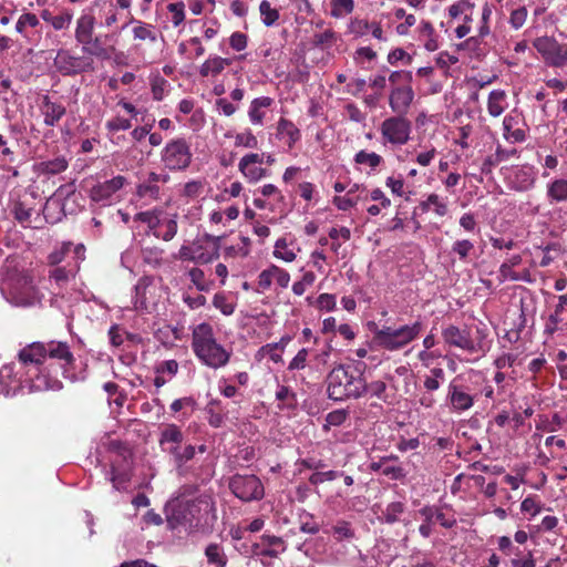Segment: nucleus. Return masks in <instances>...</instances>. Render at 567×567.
Returning a JSON list of instances; mask_svg holds the SVG:
<instances>
[{
    "mask_svg": "<svg viewBox=\"0 0 567 567\" xmlns=\"http://www.w3.org/2000/svg\"><path fill=\"white\" fill-rule=\"evenodd\" d=\"M132 22L135 23L132 30L135 40L150 42L157 41V32L155 31V28L152 24L145 23L143 21H135L134 19L132 20Z\"/></svg>",
    "mask_w": 567,
    "mask_h": 567,
    "instance_id": "2f4dec72",
    "label": "nucleus"
},
{
    "mask_svg": "<svg viewBox=\"0 0 567 567\" xmlns=\"http://www.w3.org/2000/svg\"><path fill=\"white\" fill-rule=\"evenodd\" d=\"M364 362L340 363L326 377V391L330 400L342 402L363 398Z\"/></svg>",
    "mask_w": 567,
    "mask_h": 567,
    "instance_id": "f03ea898",
    "label": "nucleus"
},
{
    "mask_svg": "<svg viewBox=\"0 0 567 567\" xmlns=\"http://www.w3.org/2000/svg\"><path fill=\"white\" fill-rule=\"evenodd\" d=\"M190 281L195 285L198 291H209L214 285L213 280H207L204 270L194 267L188 271Z\"/></svg>",
    "mask_w": 567,
    "mask_h": 567,
    "instance_id": "ea45409f",
    "label": "nucleus"
},
{
    "mask_svg": "<svg viewBox=\"0 0 567 567\" xmlns=\"http://www.w3.org/2000/svg\"><path fill=\"white\" fill-rule=\"evenodd\" d=\"M272 99L269 96L256 97L251 101L248 116L252 124H261L265 117L266 110L272 104Z\"/></svg>",
    "mask_w": 567,
    "mask_h": 567,
    "instance_id": "5701e85b",
    "label": "nucleus"
},
{
    "mask_svg": "<svg viewBox=\"0 0 567 567\" xmlns=\"http://www.w3.org/2000/svg\"><path fill=\"white\" fill-rule=\"evenodd\" d=\"M474 244L468 239H457L451 246V254L457 255L460 260L467 262L474 252Z\"/></svg>",
    "mask_w": 567,
    "mask_h": 567,
    "instance_id": "e433bc0d",
    "label": "nucleus"
},
{
    "mask_svg": "<svg viewBox=\"0 0 567 567\" xmlns=\"http://www.w3.org/2000/svg\"><path fill=\"white\" fill-rule=\"evenodd\" d=\"M549 65L554 68L567 66V44L558 43L555 54L550 59Z\"/></svg>",
    "mask_w": 567,
    "mask_h": 567,
    "instance_id": "774afa93",
    "label": "nucleus"
},
{
    "mask_svg": "<svg viewBox=\"0 0 567 567\" xmlns=\"http://www.w3.org/2000/svg\"><path fill=\"white\" fill-rule=\"evenodd\" d=\"M349 416V413L344 409H338L329 412L326 416V423L323 424V430L327 432L331 426H340L342 425Z\"/></svg>",
    "mask_w": 567,
    "mask_h": 567,
    "instance_id": "09e8293b",
    "label": "nucleus"
},
{
    "mask_svg": "<svg viewBox=\"0 0 567 567\" xmlns=\"http://www.w3.org/2000/svg\"><path fill=\"white\" fill-rule=\"evenodd\" d=\"M289 338H281L279 342L268 343L261 348V351L267 353L275 363L281 362V352L284 351Z\"/></svg>",
    "mask_w": 567,
    "mask_h": 567,
    "instance_id": "49530a36",
    "label": "nucleus"
},
{
    "mask_svg": "<svg viewBox=\"0 0 567 567\" xmlns=\"http://www.w3.org/2000/svg\"><path fill=\"white\" fill-rule=\"evenodd\" d=\"M277 137L286 142H296L299 138V131L293 123L281 118L277 126Z\"/></svg>",
    "mask_w": 567,
    "mask_h": 567,
    "instance_id": "c9c22d12",
    "label": "nucleus"
},
{
    "mask_svg": "<svg viewBox=\"0 0 567 567\" xmlns=\"http://www.w3.org/2000/svg\"><path fill=\"white\" fill-rule=\"evenodd\" d=\"M1 291L6 299L14 306L28 307L37 301V291L32 279L24 275H12L6 278Z\"/></svg>",
    "mask_w": 567,
    "mask_h": 567,
    "instance_id": "423d86ee",
    "label": "nucleus"
},
{
    "mask_svg": "<svg viewBox=\"0 0 567 567\" xmlns=\"http://www.w3.org/2000/svg\"><path fill=\"white\" fill-rule=\"evenodd\" d=\"M39 24L40 20L34 13L25 12L19 17L16 23V31L27 37V28H37Z\"/></svg>",
    "mask_w": 567,
    "mask_h": 567,
    "instance_id": "37998d69",
    "label": "nucleus"
},
{
    "mask_svg": "<svg viewBox=\"0 0 567 567\" xmlns=\"http://www.w3.org/2000/svg\"><path fill=\"white\" fill-rule=\"evenodd\" d=\"M473 9L474 3L471 0H458L449 7V16L452 19H458L464 17V14L468 16Z\"/></svg>",
    "mask_w": 567,
    "mask_h": 567,
    "instance_id": "8fccbe9b",
    "label": "nucleus"
},
{
    "mask_svg": "<svg viewBox=\"0 0 567 567\" xmlns=\"http://www.w3.org/2000/svg\"><path fill=\"white\" fill-rule=\"evenodd\" d=\"M127 184L128 181L123 175L100 182L90 189V198L96 203L110 200Z\"/></svg>",
    "mask_w": 567,
    "mask_h": 567,
    "instance_id": "f8f14e48",
    "label": "nucleus"
},
{
    "mask_svg": "<svg viewBox=\"0 0 567 567\" xmlns=\"http://www.w3.org/2000/svg\"><path fill=\"white\" fill-rule=\"evenodd\" d=\"M422 331L423 323L420 320L398 328L383 326L372 330L374 342L386 351L402 350L416 340Z\"/></svg>",
    "mask_w": 567,
    "mask_h": 567,
    "instance_id": "39448f33",
    "label": "nucleus"
},
{
    "mask_svg": "<svg viewBox=\"0 0 567 567\" xmlns=\"http://www.w3.org/2000/svg\"><path fill=\"white\" fill-rule=\"evenodd\" d=\"M215 512V504L207 495H200L192 501H178L172 508L168 523L172 526L183 525L197 528L207 523V516ZM215 517V514H213Z\"/></svg>",
    "mask_w": 567,
    "mask_h": 567,
    "instance_id": "20e7f679",
    "label": "nucleus"
},
{
    "mask_svg": "<svg viewBox=\"0 0 567 567\" xmlns=\"http://www.w3.org/2000/svg\"><path fill=\"white\" fill-rule=\"evenodd\" d=\"M14 218L23 226L31 224V215L33 209L29 207L24 202H17L12 209Z\"/></svg>",
    "mask_w": 567,
    "mask_h": 567,
    "instance_id": "de8ad7c7",
    "label": "nucleus"
},
{
    "mask_svg": "<svg viewBox=\"0 0 567 567\" xmlns=\"http://www.w3.org/2000/svg\"><path fill=\"white\" fill-rule=\"evenodd\" d=\"M167 181L168 175L152 172L148 174L147 178L137 186L136 195L148 202L156 200L159 198L162 186H164Z\"/></svg>",
    "mask_w": 567,
    "mask_h": 567,
    "instance_id": "dca6fc26",
    "label": "nucleus"
},
{
    "mask_svg": "<svg viewBox=\"0 0 567 567\" xmlns=\"http://www.w3.org/2000/svg\"><path fill=\"white\" fill-rule=\"evenodd\" d=\"M95 25V18L92 13H83L76 21L75 39L81 44H90L93 30Z\"/></svg>",
    "mask_w": 567,
    "mask_h": 567,
    "instance_id": "aec40b11",
    "label": "nucleus"
},
{
    "mask_svg": "<svg viewBox=\"0 0 567 567\" xmlns=\"http://www.w3.org/2000/svg\"><path fill=\"white\" fill-rule=\"evenodd\" d=\"M446 400L453 412L461 413L474 405L475 396L470 393L467 386L454 379L449 384Z\"/></svg>",
    "mask_w": 567,
    "mask_h": 567,
    "instance_id": "1a4fd4ad",
    "label": "nucleus"
},
{
    "mask_svg": "<svg viewBox=\"0 0 567 567\" xmlns=\"http://www.w3.org/2000/svg\"><path fill=\"white\" fill-rule=\"evenodd\" d=\"M348 32L355 38H363L371 34L372 38L380 42H386L388 35L383 31L380 21H369L367 19L353 18L348 23Z\"/></svg>",
    "mask_w": 567,
    "mask_h": 567,
    "instance_id": "9b49d317",
    "label": "nucleus"
},
{
    "mask_svg": "<svg viewBox=\"0 0 567 567\" xmlns=\"http://www.w3.org/2000/svg\"><path fill=\"white\" fill-rule=\"evenodd\" d=\"M388 385L382 380H374L371 382H367V379L364 378V389H363V396L370 395V398H375L384 403H389V395H388Z\"/></svg>",
    "mask_w": 567,
    "mask_h": 567,
    "instance_id": "c85d7f7f",
    "label": "nucleus"
},
{
    "mask_svg": "<svg viewBox=\"0 0 567 567\" xmlns=\"http://www.w3.org/2000/svg\"><path fill=\"white\" fill-rule=\"evenodd\" d=\"M543 505L538 499L537 495L527 496L520 504V511L523 513H529L532 517H535L542 512Z\"/></svg>",
    "mask_w": 567,
    "mask_h": 567,
    "instance_id": "5fc2aeb1",
    "label": "nucleus"
},
{
    "mask_svg": "<svg viewBox=\"0 0 567 567\" xmlns=\"http://www.w3.org/2000/svg\"><path fill=\"white\" fill-rule=\"evenodd\" d=\"M341 475L342 473L333 470L327 472H315L310 475L309 482L311 485H319L326 481H333Z\"/></svg>",
    "mask_w": 567,
    "mask_h": 567,
    "instance_id": "338daca9",
    "label": "nucleus"
},
{
    "mask_svg": "<svg viewBox=\"0 0 567 567\" xmlns=\"http://www.w3.org/2000/svg\"><path fill=\"white\" fill-rule=\"evenodd\" d=\"M231 60L219 55H210L199 68L202 76H217L226 66L230 65Z\"/></svg>",
    "mask_w": 567,
    "mask_h": 567,
    "instance_id": "4be33fe9",
    "label": "nucleus"
},
{
    "mask_svg": "<svg viewBox=\"0 0 567 567\" xmlns=\"http://www.w3.org/2000/svg\"><path fill=\"white\" fill-rule=\"evenodd\" d=\"M256 155H245L239 162V171L250 182H257L266 175V169L257 164Z\"/></svg>",
    "mask_w": 567,
    "mask_h": 567,
    "instance_id": "412c9836",
    "label": "nucleus"
},
{
    "mask_svg": "<svg viewBox=\"0 0 567 567\" xmlns=\"http://www.w3.org/2000/svg\"><path fill=\"white\" fill-rule=\"evenodd\" d=\"M527 9L525 7H519L517 9L512 10L509 16V24L513 29L518 30L520 29L527 19Z\"/></svg>",
    "mask_w": 567,
    "mask_h": 567,
    "instance_id": "052dcab7",
    "label": "nucleus"
},
{
    "mask_svg": "<svg viewBox=\"0 0 567 567\" xmlns=\"http://www.w3.org/2000/svg\"><path fill=\"white\" fill-rule=\"evenodd\" d=\"M177 228L178 226L175 219H167L161 221L159 227L154 231V236L162 238L165 241H169L175 237Z\"/></svg>",
    "mask_w": 567,
    "mask_h": 567,
    "instance_id": "a19ab883",
    "label": "nucleus"
},
{
    "mask_svg": "<svg viewBox=\"0 0 567 567\" xmlns=\"http://www.w3.org/2000/svg\"><path fill=\"white\" fill-rule=\"evenodd\" d=\"M412 72L410 71H392L389 75V82L391 83L392 87L398 85H410L412 82Z\"/></svg>",
    "mask_w": 567,
    "mask_h": 567,
    "instance_id": "bf43d9fd",
    "label": "nucleus"
},
{
    "mask_svg": "<svg viewBox=\"0 0 567 567\" xmlns=\"http://www.w3.org/2000/svg\"><path fill=\"white\" fill-rule=\"evenodd\" d=\"M410 123L402 115L390 117L382 123V134L386 142H406Z\"/></svg>",
    "mask_w": 567,
    "mask_h": 567,
    "instance_id": "4468645a",
    "label": "nucleus"
},
{
    "mask_svg": "<svg viewBox=\"0 0 567 567\" xmlns=\"http://www.w3.org/2000/svg\"><path fill=\"white\" fill-rule=\"evenodd\" d=\"M205 556L209 565H214L215 567H226L228 563L227 555L225 554L224 548L216 543H210L205 548Z\"/></svg>",
    "mask_w": 567,
    "mask_h": 567,
    "instance_id": "7c9ffc66",
    "label": "nucleus"
},
{
    "mask_svg": "<svg viewBox=\"0 0 567 567\" xmlns=\"http://www.w3.org/2000/svg\"><path fill=\"white\" fill-rule=\"evenodd\" d=\"M171 13V21L174 27H179L185 20V4L183 1L172 2L166 6Z\"/></svg>",
    "mask_w": 567,
    "mask_h": 567,
    "instance_id": "603ef678",
    "label": "nucleus"
},
{
    "mask_svg": "<svg viewBox=\"0 0 567 567\" xmlns=\"http://www.w3.org/2000/svg\"><path fill=\"white\" fill-rule=\"evenodd\" d=\"M192 158V153L187 144H166L162 152V161L165 167L169 169L186 168Z\"/></svg>",
    "mask_w": 567,
    "mask_h": 567,
    "instance_id": "9d476101",
    "label": "nucleus"
},
{
    "mask_svg": "<svg viewBox=\"0 0 567 567\" xmlns=\"http://www.w3.org/2000/svg\"><path fill=\"white\" fill-rule=\"evenodd\" d=\"M184 440V434L181 427L174 423L166 424L162 431L158 439V444L163 452L168 454L169 447L179 449L181 444Z\"/></svg>",
    "mask_w": 567,
    "mask_h": 567,
    "instance_id": "a211bd4d",
    "label": "nucleus"
},
{
    "mask_svg": "<svg viewBox=\"0 0 567 567\" xmlns=\"http://www.w3.org/2000/svg\"><path fill=\"white\" fill-rule=\"evenodd\" d=\"M19 363L25 369V381L34 391H58L62 389V382L43 372V365L48 361H56L62 375L74 365L75 359L66 342L51 340L49 342H32L22 348L18 353Z\"/></svg>",
    "mask_w": 567,
    "mask_h": 567,
    "instance_id": "f257e3e1",
    "label": "nucleus"
},
{
    "mask_svg": "<svg viewBox=\"0 0 567 567\" xmlns=\"http://www.w3.org/2000/svg\"><path fill=\"white\" fill-rule=\"evenodd\" d=\"M442 338L446 344L460 348L470 353H476L480 350L478 343L472 339L468 329H461L450 324L442 330Z\"/></svg>",
    "mask_w": 567,
    "mask_h": 567,
    "instance_id": "6e6552de",
    "label": "nucleus"
},
{
    "mask_svg": "<svg viewBox=\"0 0 567 567\" xmlns=\"http://www.w3.org/2000/svg\"><path fill=\"white\" fill-rule=\"evenodd\" d=\"M413 99L414 91L411 85L393 86L389 94V105L394 113L404 115L408 113Z\"/></svg>",
    "mask_w": 567,
    "mask_h": 567,
    "instance_id": "2eb2a0df",
    "label": "nucleus"
},
{
    "mask_svg": "<svg viewBox=\"0 0 567 567\" xmlns=\"http://www.w3.org/2000/svg\"><path fill=\"white\" fill-rule=\"evenodd\" d=\"M82 51L102 60H107L111 58L110 50L102 45L99 38H95L94 40L91 39L90 44H83Z\"/></svg>",
    "mask_w": 567,
    "mask_h": 567,
    "instance_id": "c03bdc74",
    "label": "nucleus"
},
{
    "mask_svg": "<svg viewBox=\"0 0 567 567\" xmlns=\"http://www.w3.org/2000/svg\"><path fill=\"white\" fill-rule=\"evenodd\" d=\"M354 10V0H331V16L343 18Z\"/></svg>",
    "mask_w": 567,
    "mask_h": 567,
    "instance_id": "a18cd8bd",
    "label": "nucleus"
},
{
    "mask_svg": "<svg viewBox=\"0 0 567 567\" xmlns=\"http://www.w3.org/2000/svg\"><path fill=\"white\" fill-rule=\"evenodd\" d=\"M355 163L368 165L371 168H375L382 162V157L377 153H368L360 151L354 157Z\"/></svg>",
    "mask_w": 567,
    "mask_h": 567,
    "instance_id": "4d7b16f0",
    "label": "nucleus"
},
{
    "mask_svg": "<svg viewBox=\"0 0 567 567\" xmlns=\"http://www.w3.org/2000/svg\"><path fill=\"white\" fill-rule=\"evenodd\" d=\"M71 246V243H63L59 249L53 250L48 256V264L50 266H58L60 262H62L65 256L70 252Z\"/></svg>",
    "mask_w": 567,
    "mask_h": 567,
    "instance_id": "680f3d73",
    "label": "nucleus"
},
{
    "mask_svg": "<svg viewBox=\"0 0 567 567\" xmlns=\"http://www.w3.org/2000/svg\"><path fill=\"white\" fill-rule=\"evenodd\" d=\"M445 379V372L442 368H433L429 375H425L423 386L427 392H433L440 389L441 383Z\"/></svg>",
    "mask_w": 567,
    "mask_h": 567,
    "instance_id": "58836bf2",
    "label": "nucleus"
},
{
    "mask_svg": "<svg viewBox=\"0 0 567 567\" xmlns=\"http://www.w3.org/2000/svg\"><path fill=\"white\" fill-rule=\"evenodd\" d=\"M42 113L47 125H54L64 115L65 109L61 104L51 102L48 96L43 100Z\"/></svg>",
    "mask_w": 567,
    "mask_h": 567,
    "instance_id": "bb28decb",
    "label": "nucleus"
},
{
    "mask_svg": "<svg viewBox=\"0 0 567 567\" xmlns=\"http://www.w3.org/2000/svg\"><path fill=\"white\" fill-rule=\"evenodd\" d=\"M135 220L142 221L147 225L150 230L153 233L157 230V228L161 225V220L158 218V212L157 210H147V212H141L135 215Z\"/></svg>",
    "mask_w": 567,
    "mask_h": 567,
    "instance_id": "864d4df0",
    "label": "nucleus"
},
{
    "mask_svg": "<svg viewBox=\"0 0 567 567\" xmlns=\"http://www.w3.org/2000/svg\"><path fill=\"white\" fill-rule=\"evenodd\" d=\"M547 197L550 204L567 200V179H555L547 186Z\"/></svg>",
    "mask_w": 567,
    "mask_h": 567,
    "instance_id": "c756f323",
    "label": "nucleus"
},
{
    "mask_svg": "<svg viewBox=\"0 0 567 567\" xmlns=\"http://www.w3.org/2000/svg\"><path fill=\"white\" fill-rule=\"evenodd\" d=\"M196 264L206 265L219 258L217 248L206 250L202 245H196Z\"/></svg>",
    "mask_w": 567,
    "mask_h": 567,
    "instance_id": "13d9d810",
    "label": "nucleus"
},
{
    "mask_svg": "<svg viewBox=\"0 0 567 567\" xmlns=\"http://www.w3.org/2000/svg\"><path fill=\"white\" fill-rule=\"evenodd\" d=\"M213 306L218 309L224 316H230L235 311L236 305L224 292L215 293L213 298Z\"/></svg>",
    "mask_w": 567,
    "mask_h": 567,
    "instance_id": "79ce46f5",
    "label": "nucleus"
},
{
    "mask_svg": "<svg viewBox=\"0 0 567 567\" xmlns=\"http://www.w3.org/2000/svg\"><path fill=\"white\" fill-rule=\"evenodd\" d=\"M229 489L243 502L260 501L265 496V488L260 478L254 474H235L229 480Z\"/></svg>",
    "mask_w": 567,
    "mask_h": 567,
    "instance_id": "0eeeda50",
    "label": "nucleus"
},
{
    "mask_svg": "<svg viewBox=\"0 0 567 567\" xmlns=\"http://www.w3.org/2000/svg\"><path fill=\"white\" fill-rule=\"evenodd\" d=\"M192 349L198 360L212 369L225 367L231 353L217 342L210 323L202 322L192 332Z\"/></svg>",
    "mask_w": 567,
    "mask_h": 567,
    "instance_id": "7ed1b4c3",
    "label": "nucleus"
},
{
    "mask_svg": "<svg viewBox=\"0 0 567 567\" xmlns=\"http://www.w3.org/2000/svg\"><path fill=\"white\" fill-rule=\"evenodd\" d=\"M517 121L513 116H505L503 121L504 137L506 140L513 138L514 142H523L525 138L524 131L516 127Z\"/></svg>",
    "mask_w": 567,
    "mask_h": 567,
    "instance_id": "4c0bfd02",
    "label": "nucleus"
},
{
    "mask_svg": "<svg viewBox=\"0 0 567 567\" xmlns=\"http://www.w3.org/2000/svg\"><path fill=\"white\" fill-rule=\"evenodd\" d=\"M73 19V13L69 10H64L58 16L52 18L51 25L54 30H65L70 27Z\"/></svg>",
    "mask_w": 567,
    "mask_h": 567,
    "instance_id": "0e129e2a",
    "label": "nucleus"
},
{
    "mask_svg": "<svg viewBox=\"0 0 567 567\" xmlns=\"http://www.w3.org/2000/svg\"><path fill=\"white\" fill-rule=\"evenodd\" d=\"M254 551L257 555L276 558L280 551H285V542L281 537L264 534L260 543L254 544Z\"/></svg>",
    "mask_w": 567,
    "mask_h": 567,
    "instance_id": "f3484780",
    "label": "nucleus"
},
{
    "mask_svg": "<svg viewBox=\"0 0 567 567\" xmlns=\"http://www.w3.org/2000/svg\"><path fill=\"white\" fill-rule=\"evenodd\" d=\"M274 281L278 287L285 289L289 286L290 275L287 270L276 265H270L258 275L257 290L259 292L269 290Z\"/></svg>",
    "mask_w": 567,
    "mask_h": 567,
    "instance_id": "ddd939ff",
    "label": "nucleus"
},
{
    "mask_svg": "<svg viewBox=\"0 0 567 567\" xmlns=\"http://www.w3.org/2000/svg\"><path fill=\"white\" fill-rule=\"evenodd\" d=\"M81 58L71 54L68 50H59L54 58L55 68L63 74H76L82 71Z\"/></svg>",
    "mask_w": 567,
    "mask_h": 567,
    "instance_id": "6ab92c4d",
    "label": "nucleus"
},
{
    "mask_svg": "<svg viewBox=\"0 0 567 567\" xmlns=\"http://www.w3.org/2000/svg\"><path fill=\"white\" fill-rule=\"evenodd\" d=\"M196 447L192 444H188L184 447H169L168 454L173 457L174 463L177 467H182L187 462L192 461L195 456Z\"/></svg>",
    "mask_w": 567,
    "mask_h": 567,
    "instance_id": "473e14b6",
    "label": "nucleus"
},
{
    "mask_svg": "<svg viewBox=\"0 0 567 567\" xmlns=\"http://www.w3.org/2000/svg\"><path fill=\"white\" fill-rule=\"evenodd\" d=\"M419 40L423 42L425 50L429 52L436 51L439 49V40L435 34V30L431 22L422 21L417 28Z\"/></svg>",
    "mask_w": 567,
    "mask_h": 567,
    "instance_id": "b1692460",
    "label": "nucleus"
},
{
    "mask_svg": "<svg viewBox=\"0 0 567 567\" xmlns=\"http://www.w3.org/2000/svg\"><path fill=\"white\" fill-rule=\"evenodd\" d=\"M558 41L553 37H539L533 42L534 48L543 56L544 61L549 65L550 59L554 56L558 45Z\"/></svg>",
    "mask_w": 567,
    "mask_h": 567,
    "instance_id": "393cba45",
    "label": "nucleus"
},
{
    "mask_svg": "<svg viewBox=\"0 0 567 567\" xmlns=\"http://www.w3.org/2000/svg\"><path fill=\"white\" fill-rule=\"evenodd\" d=\"M507 107L506 93L503 90H493L488 95L487 111L489 115L499 116Z\"/></svg>",
    "mask_w": 567,
    "mask_h": 567,
    "instance_id": "cd10ccee",
    "label": "nucleus"
},
{
    "mask_svg": "<svg viewBox=\"0 0 567 567\" xmlns=\"http://www.w3.org/2000/svg\"><path fill=\"white\" fill-rule=\"evenodd\" d=\"M132 473L130 470H120L115 465L111 468V482L114 489L118 492L127 491L128 483L131 482Z\"/></svg>",
    "mask_w": 567,
    "mask_h": 567,
    "instance_id": "f704fd0d",
    "label": "nucleus"
},
{
    "mask_svg": "<svg viewBox=\"0 0 567 567\" xmlns=\"http://www.w3.org/2000/svg\"><path fill=\"white\" fill-rule=\"evenodd\" d=\"M259 11L262 17V22L270 27L279 18V13L276 9H272L270 3L266 0L261 1L259 6Z\"/></svg>",
    "mask_w": 567,
    "mask_h": 567,
    "instance_id": "6e6d98bb",
    "label": "nucleus"
},
{
    "mask_svg": "<svg viewBox=\"0 0 567 567\" xmlns=\"http://www.w3.org/2000/svg\"><path fill=\"white\" fill-rule=\"evenodd\" d=\"M406 506L403 502H392L386 505L379 517L380 522L394 524L400 520V516L405 512Z\"/></svg>",
    "mask_w": 567,
    "mask_h": 567,
    "instance_id": "72a5a7b5",
    "label": "nucleus"
},
{
    "mask_svg": "<svg viewBox=\"0 0 567 567\" xmlns=\"http://www.w3.org/2000/svg\"><path fill=\"white\" fill-rule=\"evenodd\" d=\"M168 86L169 84L164 78L159 75L154 76L151 81L153 99L156 101H162L168 91Z\"/></svg>",
    "mask_w": 567,
    "mask_h": 567,
    "instance_id": "3c124183",
    "label": "nucleus"
},
{
    "mask_svg": "<svg viewBox=\"0 0 567 567\" xmlns=\"http://www.w3.org/2000/svg\"><path fill=\"white\" fill-rule=\"evenodd\" d=\"M492 8L489 4L485 3L482 8V17H481V23L477 29L480 37H487L491 33L489 29V19L492 17Z\"/></svg>",
    "mask_w": 567,
    "mask_h": 567,
    "instance_id": "e2e57ef3",
    "label": "nucleus"
},
{
    "mask_svg": "<svg viewBox=\"0 0 567 567\" xmlns=\"http://www.w3.org/2000/svg\"><path fill=\"white\" fill-rule=\"evenodd\" d=\"M276 400L280 402L278 404L280 410H295L298 405L296 392L285 384H278L276 390Z\"/></svg>",
    "mask_w": 567,
    "mask_h": 567,
    "instance_id": "a878e982",
    "label": "nucleus"
},
{
    "mask_svg": "<svg viewBox=\"0 0 567 567\" xmlns=\"http://www.w3.org/2000/svg\"><path fill=\"white\" fill-rule=\"evenodd\" d=\"M333 537L341 542L354 537V532L351 529L348 522H340L332 527Z\"/></svg>",
    "mask_w": 567,
    "mask_h": 567,
    "instance_id": "69168bd1",
    "label": "nucleus"
}]
</instances>
